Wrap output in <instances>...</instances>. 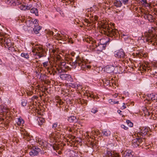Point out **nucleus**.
I'll use <instances>...</instances> for the list:
<instances>
[{
	"label": "nucleus",
	"mask_w": 157,
	"mask_h": 157,
	"mask_svg": "<svg viewBox=\"0 0 157 157\" xmlns=\"http://www.w3.org/2000/svg\"><path fill=\"white\" fill-rule=\"evenodd\" d=\"M63 36H61L60 34H57L56 37H57V38H57L58 40H61L62 39H67V38H68L69 39V42H71V44H73V42L72 41V40L71 39H69V36L68 35H65L64 34H63Z\"/></svg>",
	"instance_id": "obj_14"
},
{
	"label": "nucleus",
	"mask_w": 157,
	"mask_h": 157,
	"mask_svg": "<svg viewBox=\"0 0 157 157\" xmlns=\"http://www.w3.org/2000/svg\"><path fill=\"white\" fill-rule=\"evenodd\" d=\"M146 114L147 115H150V112H149L148 110H147Z\"/></svg>",
	"instance_id": "obj_50"
},
{
	"label": "nucleus",
	"mask_w": 157,
	"mask_h": 157,
	"mask_svg": "<svg viewBox=\"0 0 157 157\" xmlns=\"http://www.w3.org/2000/svg\"><path fill=\"white\" fill-rule=\"evenodd\" d=\"M140 56H143L144 57L146 56V55L145 56V54H144L143 53H140Z\"/></svg>",
	"instance_id": "obj_52"
},
{
	"label": "nucleus",
	"mask_w": 157,
	"mask_h": 157,
	"mask_svg": "<svg viewBox=\"0 0 157 157\" xmlns=\"http://www.w3.org/2000/svg\"><path fill=\"white\" fill-rule=\"evenodd\" d=\"M98 111V110L97 108L95 107H94L92 109L91 112L92 113H95Z\"/></svg>",
	"instance_id": "obj_36"
},
{
	"label": "nucleus",
	"mask_w": 157,
	"mask_h": 157,
	"mask_svg": "<svg viewBox=\"0 0 157 157\" xmlns=\"http://www.w3.org/2000/svg\"><path fill=\"white\" fill-rule=\"evenodd\" d=\"M121 153L124 157H130L131 154V151L129 150H127L125 151H123Z\"/></svg>",
	"instance_id": "obj_20"
},
{
	"label": "nucleus",
	"mask_w": 157,
	"mask_h": 157,
	"mask_svg": "<svg viewBox=\"0 0 157 157\" xmlns=\"http://www.w3.org/2000/svg\"><path fill=\"white\" fill-rule=\"evenodd\" d=\"M101 33L113 39L118 34V31L115 29H112L108 24L103 25L101 29Z\"/></svg>",
	"instance_id": "obj_1"
},
{
	"label": "nucleus",
	"mask_w": 157,
	"mask_h": 157,
	"mask_svg": "<svg viewBox=\"0 0 157 157\" xmlns=\"http://www.w3.org/2000/svg\"><path fill=\"white\" fill-rule=\"evenodd\" d=\"M86 136H89V135L88 134H89V132H86Z\"/></svg>",
	"instance_id": "obj_59"
},
{
	"label": "nucleus",
	"mask_w": 157,
	"mask_h": 157,
	"mask_svg": "<svg viewBox=\"0 0 157 157\" xmlns=\"http://www.w3.org/2000/svg\"><path fill=\"white\" fill-rule=\"evenodd\" d=\"M21 19H20V20H21V21L22 22H25L26 21V17L25 16H21Z\"/></svg>",
	"instance_id": "obj_40"
},
{
	"label": "nucleus",
	"mask_w": 157,
	"mask_h": 157,
	"mask_svg": "<svg viewBox=\"0 0 157 157\" xmlns=\"http://www.w3.org/2000/svg\"><path fill=\"white\" fill-rule=\"evenodd\" d=\"M21 56L28 59L29 58V56L27 53H22L21 54Z\"/></svg>",
	"instance_id": "obj_32"
},
{
	"label": "nucleus",
	"mask_w": 157,
	"mask_h": 157,
	"mask_svg": "<svg viewBox=\"0 0 157 157\" xmlns=\"http://www.w3.org/2000/svg\"><path fill=\"white\" fill-rule=\"evenodd\" d=\"M16 2H19V4H20L21 3V2H20V0H16Z\"/></svg>",
	"instance_id": "obj_58"
},
{
	"label": "nucleus",
	"mask_w": 157,
	"mask_h": 157,
	"mask_svg": "<svg viewBox=\"0 0 157 157\" xmlns=\"http://www.w3.org/2000/svg\"><path fill=\"white\" fill-rule=\"evenodd\" d=\"M6 108L5 106L2 105H0V113L3 112H7Z\"/></svg>",
	"instance_id": "obj_29"
},
{
	"label": "nucleus",
	"mask_w": 157,
	"mask_h": 157,
	"mask_svg": "<svg viewBox=\"0 0 157 157\" xmlns=\"http://www.w3.org/2000/svg\"><path fill=\"white\" fill-rule=\"evenodd\" d=\"M114 70V67L112 66H107L105 68L106 71L109 73H113Z\"/></svg>",
	"instance_id": "obj_19"
},
{
	"label": "nucleus",
	"mask_w": 157,
	"mask_h": 157,
	"mask_svg": "<svg viewBox=\"0 0 157 157\" xmlns=\"http://www.w3.org/2000/svg\"><path fill=\"white\" fill-rule=\"evenodd\" d=\"M77 86L76 83H71L69 85L70 86L74 88H76Z\"/></svg>",
	"instance_id": "obj_39"
},
{
	"label": "nucleus",
	"mask_w": 157,
	"mask_h": 157,
	"mask_svg": "<svg viewBox=\"0 0 157 157\" xmlns=\"http://www.w3.org/2000/svg\"><path fill=\"white\" fill-rule=\"evenodd\" d=\"M126 123L130 127H132L133 126V124L129 120H127L126 121Z\"/></svg>",
	"instance_id": "obj_37"
},
{
	"label": "nucleus",
	"mask_w": 157,
	"mask_h": 157,
	"mask_svg": "<svg viewBox=\"0 0 157 157\" xmlns=\"http://www.w3.org/2000/svg\"><path fill=\"white\" fill-rule=\"evenodd\" d=\"M27 103V101L26 100L22 99L21 100V104L23 106H25Z\"/></svg>",
	"instance_id": "obj_35"
},
{
	"label": "nucleus",
	"mask_w": 157,
	"mask_h": 157,
	"mask_svg": "<svg viewBox=\"0 0 157 157\" xmlns=\"http://www.w3.org/2000/svg\"><path fill=\"white\" fill-rule=\"evenodd\" d=\"M113 100H114L113 99H110L108 101L109 103L113 104V103H114V102H113Z\"/></svg>",
	"instance_id": "obj_45"
},
{
	"label": "nucleus",
	"mask_w": 157,
	"mask_h": 157,
	"mask_svg": "<svg viewBox=\"0 0 157 157\" xmlns=\"http://www.w3.org/2000/svg\"><path fill=\"white\" fill-rule=\"evenodd\" d=\"M70 69V67L68 66V64L66 63L65 62H62L58 65V67H56V71L55 72L59 73H62L66 71V70H68Z\"/></svg>",
	"instance_id": "obj_4"
},
{
	"label": "nucleus",
	"mask_w": 157,
	"mask_h": 157,
	"mask_svg": "<svg viewBox=\"0 0 157 157\" xmlns=\"http://www.w3.org/2000/svg\"><path fill=\"white\" fill-rule=\"evenodd\" d=\"M149 129V128L147 127H143L141 129V131L137 133V137H141L142 136L143 137L147 134Z\"/></svg>",
	"instance_id": "obj_11"
},
{
	"label": "nucleus",
	"mask_w": 157,
	"mask_h": 157,
	"mask_svg": "<svg viewBox=\"0 0 157 157\" xmlns=\"http://www.w3.org/2000/svg\"><path fill=\"white\" fill-rule=\"evenodd\" d=\"M53 149H54L55 150V148L54 147V146H53Z\"/></svg>",
	"instance_id": "obj_64"
},
{
	"label": "nucleus",
	"mask_w": 157,
	"mask_h": 157,
	"mask_svg": "<svg viewBox=\"0 0 157 157\" xmlns=\"http://www.w3.org/2000/svg\"><path fill=\"white\" fill-rule=\"evenodd\" d=\"M98 18V17L96 15H95L94 17V18L93 19H94L95 21H97Z\"/></svg>",
	"instance_id": "obj_47"
},
{
	"label": "nucleus",
	"mask_w": 157,
	"mask_h": 157,
	"mask_svg": "<svg viewBox=\"0 0 157 157\" xmlns=\"http://www.w3.org/2000/svg\"><path fill=\"white\" fill-rule=\"evenodd\" d=\"M87 22L90 25H91V23L89 21H88Z\"/></svg>",
	"instance_id": "obj_62"
},
{
	"label": "nucleus",
	"mask_w": 157,
	"mask_h": 157,
	"mask_svg": "<svg viewBox=\"0 0 157 157\" xmlns=\"http://www.w3.org/2000/svg\"><path fill=\"white\" fill-rule=\"evenodd\" d=\"M25 23L27 26L33 28L34 25L36 26L38 25V20L36 19L33 21L31 18H28L26 19Z\"/></svg>",
	"instance_id": "obj_7"
},
{
	"label": "nucleus",
	"mask_w": 157,
	"mask_h": 157,
	"mask_svg": "<svg viewBox=\"0 0 157 157\" xmlns=\"http://www.w3.org/2000/svg\"><path fill=\"white\" fill-rule=\"evenodd\" d=\"M147 16L148 17H150L151 18L152 17V16L151 15H148Z\"/></svg>",
	"instance_id": "obj_56"
},
{
	"label": "nucleus",
	"mask_w": 157,
	"mask_h": 157,
	"mask_svg": "<svg viewBox=\"0 0 157 157\" xmlns=\"http://www.w3.org/2000/svg\"><path fill=\"white\" fill-rule=\"evenodd\" d=\"M94 133H95V134H96L97 135H100V133L99 132V131H94Z\"/></svg>",
	"instance_id": "obj_46"
},
{
	"label": "nucleus",
	"mask_w": 157,
	"mask_h": 157,
	"mask_svg": "<svg viewBox=\"0 0 157 157\" xmlns=\"http://www.w3.org/2000/svg\"><path fill=\"white\" fill-rule=\"evenodd\" d=\"M32 52L35 53L34 54L37 56L39 58L45 56L44 51L41 48L36 46L33 49Z\"/></svg>",
	"instance_id": "obj_5"
},
{
	"label": "nucleus",
	"mask_w": 157,
	"mask_h": 157,
	"mask_svg": "<svg viewBox=\"0 0 157 157\" xmlns=\"http://www.w3.org/2000/svg\"><path fill=\"white\" fill-rule=\"evenodd\" d=\"M77 85H78L77 86V87H76V88L77 89H78V87H79L80 86H81L79 84H77Z\"/></svg>",
	"instance_id": "obj_55"
},
{
	"label": "nucleus",
	"mask_w": 157,
	"mask_h": 157,
	"mask_svg": "<svg viewBox=\"0 0 157 157\" xmlns=\"http://www.w3.org/2000/svg\"><path fill=\"white\" fill-rule=\"evenodd\" d=\"M101 136H109L111 134V132L109 130L103 129L101 131Z\"/></svg>",
	"instance_id": "obj_17"
},
{
	"label": "nucleus",
	"mask_w": 157,
	"mask_h": 157,
	"mask_svg": "<svg viewBox=\"0 0 157 157\" xmlns=\"http://www.w3.org/2000/svg\"><path fill=\"white\" fill-rule=\"evenodd\" d=\"M113 102H114V103H113V104H118L119 103V101H114V100H113Z\"/></svg>",
	"instance_id": "obj_53"
},
{
	"label": "nucleus",
	"mask_w": 157,
	"mask_h": 157,
	"mask_svg": "<svg viewBox=\"0 0 157 157\" xmlns=\"http://www.w3.org/2000/svg\"><path fill=\"white\" fill-rule=\"evenodd\" d=\"M105 153L108 157H119L118 154L114 152H112L110 151H105Z\"/></svg>",
	"instance_id": "obj_15"
},
{
	"label": "nucleus",
	"mask_w": 157,
	"mask_h": 157,
	"mask_svg": "<svg viewBox=\"0 0 157 157\" xmlns=\"http://www.w3.org/2000/svg\"><path fill=\"white\" fill-rule=\"evenodd\" d=\"M63 128L64 129H66V130H68L70 132H72V129L70 127H68V126H63Z\"/></svg>",
	"instance_id": "obj_38"
},
{
	"label": "nucleus",
	"mask_w": 157,
	"mask_h": 157,
	"mask_svg": "<svg viewBox=\"0 0 157 157\" xmlns=\"http://www.w3.org/2000/svg\"><path fill=\"white\" fill-rule=\"evenodd\" d=\"M94 40L93 39L91 38H87L86 40V41L87 42L91 44V41L92 40Z\"/></svg>",
	"instance_id": "obj_41"
},
{
	"label": "nucleus",
	"mask_w": 157,
	"mask_h": 157,
	"mask_svg": "<svg viewBox=\"0 0 157 157\" xmlns=\"http://www.w3.org/2000/svg\"><path fill=\"white\" fill-rule=\"evenodd\" d=\"M98 45L96 48L97 51H102L103 50L105 49L106 46L105 45H102L101 44H99V43H98Z\"/></svg>",
	"instance_id": "obj_21"
},
{
	"label": "nucleus",
	"mask_w": 157,
	"mask_h": 157,
	"mask_svg": "<svg viewBox=\"0 0 157 157\" xmlns=\"http://www.w3.org/2000/svg\"><path fill=\"white\" fill-rule=\"evenodd\" d=\"M49 35H53L54 34V33L53 32H52V31H50L49 32Z\"/></svg>",
	"instance_id": "obj_48"
},
{
	"label": "nucleus",
	"mask_w": 157,
	"mask_h": 157,
	"mask_svg": "<svg viewBox=\"0 0 157 157\" xmlns=\"http://www.w3.org/2000/svg\"><path fill=\"white\" fill-rule=\"evenodd\" d=\"M0 43L3 44L6 47V45L10 48L13 45V43L12 42L10 38L6 34L3 33L0 34Z\"/></svg>",
	"instance_id": "obj_3"
},
{
	"label": "nucleus",
	"mask_w": 157,
	"mask_h": 157,
	"mask_svg": "<svg viewBox=\"0 0 157 157\" xmlns=\"http://www.w3.org/2000/svg\"><path fill=\"white\" fill-rule=\"evenodd\" d=\"M32 7V5H26L25 4H23L21 5L19 7L20 9L21 10H29Z\"/></svg>",
	"instance_id": "obj_16"
},
{
	"label": "nucleus",
	"mask_w": 157,
	"mask_h": 157,
	"mask_svg": "<svg viewBox=\"0 0 157 157\" xmlns=\"http://www.w3.org/2000/svg\"><path fill=\"white\" fill-rule=\"evenodd\" d=\"M2 64V62L1 60L0 59V64L1 65Z\"/></svg>",
	"instance_id": "obj_60"
},
{
	"label": "nucleus",
	"mask_w": 157,
	"mask_h": 157,
	"mask_svg": "<svg viewBox=\"0 0 157 157\" xmlns=\"http://www.w3.org/2000/svg\"><path fill=\"white\" fill-rule=\"evenodd\" d=\"M91 44L94 47V48H96L98 45L97 43H99V41L98 40H95L94 39L93 40L91 41Z\"/></svg>",
	"instance_id": "obj_28"
},
{
	"label": "nucleus",
	"mask_w": 157,
	"mask_h": 157,
	"mask_svg": "<svg viewBox=\"0 0 157 157\" xmlns=\"http://www.w3.org/2000/svg\"><path fill=\"white\" fill-rule=\"evenodd\" d=\"M41 150L40 148L36 147L34 148L31 149L29 152L30 155L31 156H34L38 155L39 153L40 152Z\"/></svg>",
	"instance_id": "obj_12"
},
{
	"label": "nucleus",
	"mask_w": 157,
	"mask_h": 157,
	"mask_svg": "<svg viewBox=\"0 0 157 157\" xmlns=\"http://www.w3.org/2000/svg\"><path fill=\"white\" fill-rule=\"evenodd\" d=\"M122 38H123L125 40H127L129 38V36L128 34H123L121 35Z\"/></svg>",
	"instance_id": "obj_34"
},
{
	"label": "nucleus",
	"mask_w": 157,
	"mask_h": 157,
	"mask_svg": "<svg viewBox=\"0 0 157 157\" xmlns=\"http://www.w3.org/2000/svg\"><path fill=\"white\" fill-rule=\"evenodd\" d=\"M114 54L115 57L118 58L123 59L125 58L126 57L125 53L122 49H120L115 52Z\"/></svg>",
	"instance_id": "obj_10"
},
{
	"label": "nucleus",
	"mask_w": 157,
	"mask_h": 157,
	"mask_svg": "<svg viewBox=\"0 0 157 157\" xmlns=\"http://www.w3.org/2000/svg\"><path fill=\"white\" fill-rule=\"evenodd\" d=\"M123 105L122 106V107H123V109H125L126 108V107L125 105V104L124 103H123Z\"/></svg>",
	"instance_id": "obj_51"
},
{
	"label": "nucleus",
	"mask_w": 157,
	"mask_h": 157,
	"mask_svg": "<svg viewBox=\"0 0 157 157\" xmlns=\"http://www.w3.org/2000/svg\"><path fill=\"white\" fill-rule=\"evenodd\" d=\"M61 74L60 75V77L62 80H66L70 82L72 81L73 78L70 75L66 74Z\"/></svg>",
	"instance_id": "obj_9"
},
{
	"label": "nucleus",
	"mask_w": 157,
	"mask_h": 157,
	"mask_svg": "<svg viewBox=\"0 0 157 157\" xmlns=\"http://www.w3.org/2000/svg\"><path fill=\"white\" fill-rule=\"evenodd\" d=\"M121 112V111L120 110H119L118 111V112L119 113H120H120Z\"/></svg>",
	"instance_id": "obj_61"
},
{
	"label": "nucleus",
	"mask_w": 157,
	"mask_h": 157,
	"mask_svg": "<svg viewBox=\"0 0 157 157\" xmlns=\"http://www.w3.org/2000/svg\"><path fill=\"white\" fill-rule=\"evenodd\" d=\"M144 138L142 137H138L132 141V145L134 147H137L144 141Z\"/></svg>",
	"instance_id": "obj_6"
},
{
	"label": "nucleus",
	"mask_w": 157,
	"mask_h": 157,
	"mask_svg": "<svg viewBox=\"0 0 157 157\" xmlns=\"http://www.w3.org/2000/svg\"><path fill=\"white\" fill-rule=\"evenodd\" d=\"M114 6L117 7H121L122 5V3L120 0H115L113 2Z\"/></svg>",
	"instance_id": "obj_24"
},
{
	"label": "nucleus",
	"mask_w": 157,
	"mask_h": 157,
	"mask_svg": "<svg viewBox=\"0 0 157 157\" xmlns=\"http://www.w3.org/2000/svg\"><path fill=\"white\" fill-rule=\"evenodd\" d=\"M71 65L74 69L78 67V70H85L86 69H90L91 67V66L86 65L84 61L79 57H77L75 61L71 63Z\"/></svg>",
	"instance_id": "obj_2"
},
{
	"label": "nucleus",
	"mask_w": 157,
	"mask_h": 157,
	"mask_svg": "<svg viewBox=\"0 0 157 157\" xmlns=\"http://www.w3.org/2000/svg\"><path fill=\"white\" fill-rule=\"evenodd\" d=\"M122 128L124 129L125 130H127L128 129V127L126 126L125 125L122 124L121 125Z\"/></svg>",
	"instance_id": "obj_44"
},
{
	"label": "nucleus",
	"mask_w": 157,
	"mask_h": 157,
	"mask_svg": "<svg viewBox=\"0 0 157 157\" xmlns=\"http://www.w3.org/2000/svg\"><path fill=\"white\" fill-rule=\"evenodd\" d=\"M150 68L149 67H145V68L144 69V70L145 71H146L147 70L148 71L149 70H150Z\"/></svg>",
	"instance_id": "obj_49"
},
{
	"label": "nucleus",
	"mask_w": 157,
	"mask_h": 157,
	"mask_svg": "<svg viewBox=\"0 0 157 157\" xmlns=\"http://www.w3.org/2000/svg\"><path fill=\"white\" fill-rule=\"evenodd\" d=\"M21 134L22 137H23L25 140H26L28 142L29 141L30 143H32L33 140L31 139L28 132L25 129H23L21 131Z\"/></svg>",
	"instance_id": "obj_8"
},
{
	"label": "nucleus",
	"mask_w": 157,
	"mask_h": 157,
	"mask_svg": "<svg viewBox=\"0 0 157 157\" xmlns=\"http://www.w3.org/2000/svg\"><path fill=\"white\" fill-rule=\"evenodd\" d=\"M141 1L145 3H147L146 0H141Z\"/></svg>",
	"instance_id": "obj_57"
},
{
	"label": "nucleus",
	"mask_w": 157,
	"mask_h": 157,
	"mask_svg": "<svg viewBox=\"0 0 157 157\" xmlns=\"http://www.w3.org/2000/svg\"><path fill=\"white\" fill-rule=\"evenodd\" d=\"M118 94H115L113 95V97L114 98H117V97Z\"/></svg>",
	"instance_id": "obj_54"
},
{
	"label": "nucleus",
	"mask_w": 157,
	"mask_h": 157,
	"mask_svg": "<svg viewBox=\"0 0 157 157\" xmlns=\"http://www.w3.org/2000/svg\"><path fill=\"white\" fill-rule=\"evenodd\" d=\"M33 28V30L34 32L36 34H38L39 33V31L41 29V27L39 25V24L37 26L34 25Z\"/></svg>",
	"instance_id": "obj_23"
},
{
	"label": "nucleus",
	"mask_w": 157,
	"mask_h": 157,
	"mask_svg": "<svg viewBox=\"0 0 157 157\" xmlns=\"http://www.w3.org/2000/svg\"><path fill=\"white\" fill-rule=\"evenodd\" d=\"M50 44H49V43H48V45H48V46H50Z\"/></svg>",
	"instance_id": "obj_63"
},
{
	"label": "nucleus",
	"mask_w": 157,
	"mask_h": 157,
	"mask_svg": "<svg viewBox=\"0 0 157 157\" xmlns=\"http://www.w3.org/2000/svg\"><path fill=\"white\" fill-rule=\"evenodd\" d=\"M37 120L39 123V125H40L42 124L45 121L44 119L41 117H39Z\"/></svg>",
	"instance_id": "obj_31"
},
{
	"label": "nucleus",
	"mask_w": 157,
	"mask_h": 157,
	"mask_svg": "<svg viewBox=\"0 0 157 157\" xmlns=\"http://www.w3.org/2000/svg\"><path fill=\"white\" fill-rule=\"evenodd\" d=\"M52 128L54 130L55 132H57L58 133H59L61 130V128L59 125H58L57 123H55L53 124Z\"/></svg>",
	"instance_id": "obj_18"
},
{
	"label": "nucleus",
	"mask_w": 157,
	"mask_h": 157,
	"mask_svg": "<svg viewBox=\"0 0 157 157\" xmlns=\"http://www.w3.org/2000/svg\"><path fill=\"white\" fill-rule=\"evenodd\" d=\"M36 141L37 143H38L39 144L42 145L43 144V140L40 138H38L36 139Z\"/></svg>",
	"instance_id": "obj_33"
},
{
	"label": "nucleus",
	"mask_w": 157,
	"mask_h": 157,
	"mask_svg": "<svg viewBox=\"0 0 157 157\" xmlns=\"http://www.w3.org/2000/svg\"><path fill=\"white\" fill-rule=\"evenodd\" d=\"M85 96L87 97H90L93 98H94V96L93 95V93L92 92H89V91H86V93L85 94Z\"/></svg>",
	"instance_id": "obj_27"
},
{
	"label": "nucleus",
	"mask_w": 157,
	"mask_h": 157,
	"mask_svg": "<svg viewBox=\"0 0 157 157\" xmlns=\"http://www.w3.org/2000/svg\"><path fill=\"white\" fill-rule=\"evenodd\" d=\"M16 122L18 126H20L21 124H23L24 121V120L21 117L16 119Z\"/></svg>",
	"instance_id": "obj_25"
},
{
	"label": "nucleus",
	"mask_w": 157,
	"mask_h": 157,
	"mask_svg": "<svg viewBox=\"0 0 157 157\" xmlns=\"http://www.w3.org/2000/svg\"><path fill=\"white\" fill-rule=\"evenodd\" d=\"M43 66L44 67H46L48 65V62H45L43 63Z\"/></svg>",
	"instance_id": "obj_43"
},
{
	"label": "nucleus",
	"mask_w": 157,
	"mask_h": 157,
	"mask_svg": "<svg viewBox=\"0 0 157 157\" xmlns=\"http://www.w3.org/2000/svg\"><path fill=\"white\" fill-rule=\"evenodd\" d=\"M112 39L110 38H106L105 39H101L100 40V44L102 45H106V44L108 43L109 41L110 40H112Z\"/></svg>",
	"instance_id": "obj_22"
},
{
	"label": "nucleus",
	"mask_w": 157,
	"mask_h": 157,
	"mask_svg": "<svg viewBox=\"0 0 157 157\" xmlns=\"http://www.w3.org/2000/svg\"><path fill=\"white\" fill-rule=\"evenodd\" d=\"M76 117L73 116L70 117L68 118V121L70 122H72L76 120Z\"/></svg>",
	"instance_id": "obj_30"
},
{
	"label": "nucleus",
	"mask_w": 157,
	"mask_h": 157,
	"mask_svg": "<svg viewBox=\"0 0 157 157\" xmlns=\"http://www.w3.org/2000/svg\"><path fill=\"white\" fill-rule=\"evenodd\" d=\"M30 11L31 13L35 14L36 16H38V12L37 9L32 8L31 9Z\"/></svg>",
	"instance_id": "obj_26"
},
{
	"label": "nucleus",
	"mask_w": 157,
	"mask_h": 157,
	"mask_svg": "<svg viewBox=\"0 0 157 157\" xmlns=\"http://www.w3.org/2000/svg\"><path fill=\"white\" fill-rule=\"evenodd\" d=\"M147 100L149 101H157V94H148L146 98Z\"/></svg>",
	"instance_id": "obj_13"
},
{
	"label": "nucleus",
	"mask_w": 157,
	"mask_h": 157,
	"mask_svg": "<svg viewBox=\"0 0 157 157\" xmlns=\"http://www.w3.org/2000/svg\"><path fill=\"white\" fill-rule=\"evenodd\" d=\"M129 0H122V3H123L124 5L127 4Z\"/></svg>",
	"instance_id": "obj_42"
}]
</instances>
